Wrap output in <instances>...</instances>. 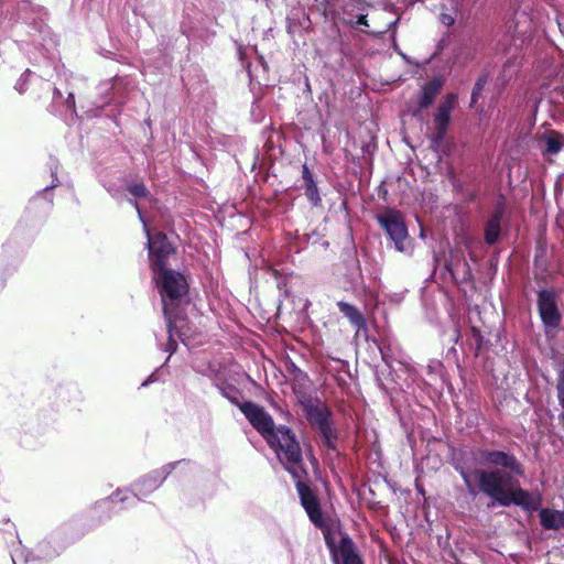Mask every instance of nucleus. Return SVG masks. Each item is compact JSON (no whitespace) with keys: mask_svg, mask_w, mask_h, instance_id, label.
<instances>
[{"mask_svg":"<svg viewBox=\"0 0 564 564\" xmlns=\"http://www.w3.org/2000/svg\"><path fill=\"white\" fill-rule=\"evenodd\" d=\"M475 458L480 464L497 468L456 467L470 496L476 497L482 492L492 499V505L498 503L503 507L516 505L528 511L539 509L541 496L520 487L518 477L523 476L524 470L514 455L503 451L478 449Z\"/></svg>","mask_w":564,"mask_h":564,"instance_id":"f257e3e1","label":"nucleus"},{"mask_svg":"<svg viewBox=\"0 0 564 564\" xmlns=\"http://www.w3.org/2000/svg\"><path fill=\"white\" fill-rule=\"evenodd\" d=\"M249 423L275 451L285 469L293 477H300L302 451L294 433L286 426L276 427L271 415L251 402H249Z\"/></svg>","mask_w":564,"mask_h":564,"instance_id":"f03ea898","label":"nucleus"},{"mask_svg":"<svg viewBox=\"0 0 564 564\" xmlns=\"http://www.w3.org/2000/svg\"><path fill=\"white\" fill-rule=\"evenodd\" d=\"M153 280L159 288L166 319L169 333L166 350L172 354L176 350L175 335L185 343L186 334L183 330L184 319L181 315V307L186 303L188 284L182 273L171 268L153 273Z\"/></svg>","mask_w":564,"mask_h":564,"instance_id":"7ed1b4c3","label":"nucleus"},{"mask_svg":"<svg viewBox=\"0 0 564 564\" xmlns=\"http://www.w3.org/2000/svg\"><path fill=\"white\" fill-rule=\"evenodd\" d=\"M139 214L140 220L148 237L149 259L152 272H160L170 269L172 261L175 259V250L172 243L167 240L166 236L162 232L151 234L142 218L138 204L134 205Z\"/></svg>","mask_w":564,"mask_h":564,"instance_id":"20e7f679","label":"nucleus"},{"mask_svg":"<svg viewBox=\"0 0 564 564\" xmlns=\"http://www.w3.org/2000/svg\"><path fill=\"white\" fill-rule=\"evenodd\" d=\"M377 221L388 234L389 238L393 241L394 247L400 252H406L408 248V228L404 223V217L401 212L392 208H387L377 215Z\"/></svg>","mask_w":564,"mask_h":564,"instance_id":"39448f33","label":"nucleus"},{"mask_svg":"<svg viewBox=\"0 0 564 564\" xmlns=\"http://www.w3.org/2000/svg\"><path fill=\"white\" fill-rule=\"evenodd\" d=\"M304 412L312 425L321 433V436L327 447L335 446L336 434L330 422V411L319 401H307L304 404Z\"/></svg>","mask_w":564,"mask_h":564,"instance_id":"423d86ee","label":"nucleus"},{"mask_svg":"<svg viewBox=\"0 0 564 564\" xmlns=\"http://www.w3.org/2000/svg\"><path fill=\"white\" fill-rule=\"evenodd\" d=\"M186 460H177L169 463L161 468L154 469L147 475H143L132 485V490L135 497H148L154 490H156L166 477L180 465L188 464Z\"/></svg>","mask_w":564,"mask_h":564,"instance_id":"0eeeda50","label":"nucleus"},{"mask_svg":"<svg viewBox=\"0 0 564 564\" xmlns=\"http://www.w3.org/2000/svg\"><path fill=\"white\" fill-rule=\"evenodd\" d=\"M457 105V95L448 94L437 107L434 116V132L432 134L433 147H440L443 142L451 121V113Z\"/></svg>","mask_w":564,"mask_h":564,"instance_id":"6e6552de","label":"nucleus"},{"mask_svg":"<svg viewBox=\"0 0 564 564\" xmlns=\"http://www.w3.org/2000/svg\"><path fill=\"white\" fill-rule=\"evenodd\" d=\"M325 540L335 564H364L356 544L347 534L341 535L338 544L329 536H325Z\"/></svg>","mask_w":564,"mask_h":564,"instance_id":"1a4fd4ad","label":"nucleus"},{"mask_svg":"<svg viewBox=\"0 0 564 564\" xmlns=\"http://www.w3.org/2000/svg\"><path fill=\"white\" fill-rule=\"evenodd\" d=\"M303 474L304 470L301 467L300 477H294L296 479V489L301 499V503L305 509L310 520L316 527L322 528L324 525V518L322 514L319 501L311 488L301 480Z\"/></svg>","mask_w":564,"mask_h":564,"instance_id":"9d476101","label":"nucleus"},{"mask_svg":"<svg viewBox=\"0 0 564 564\" xmlns=\"http://www.w3.org/2000/svg\"><path fill=\"white\" fill-rule=\"evenodd\" d=\"M538 305L543 323L550 327H557L561 322V314L556 306L554 293L545 290L541 291Z\"/></svg>","mask_w":564,"mask_h":564,"instance_id":"9b49d317","label":"nucleus"},{"mask_svg":"<svg viewBox=\"0 0 564 564\" xmlns=\"http://www.w3.org/2000/svg\"><path fill=\"white\" fill-rule=\"evenodd\" d=\"M503 215L505 206L503 204H498L485 225V241L488 245H494L498 241Z\"/></svg>","mask_w":564,"mask_h":564,"instance_id":"f8f14e48","label":"nucleus"},{"mask_svg":"<svg viewBox=\"0 0 564 564\" xmlns=\"http://www.w3.org/2000/svg\"><path fill=\"white\" fill-rule=\"evenodd\" d=\"M443 86V79L440 77L433 78L431 82L422 87L417 105L421 109L427 108L433 104L436 96L440 94Z\"/></svg>","mask_w":564,"mask_h":564,"instance_id":"ddd939ff","label":"nucleus"},{"mask_svg":"<svg viewBox=\"0 0 564 564\" xmlns=\"http://www.w3.org/2000/svg\"><path fill=\"white\" fill-rule=\"evenodd\" d=\"M540 523L545 530L564 529V511L543 508L539 512Z\"/></svg>","mask_w":564,"mask_h":564,"instance_id":"4468645a","label":"nucleus"},{"mask_svg":"<svg viewBox=\"0 0 564 564\" xmlns=\"http://www.w3.org/2000/svg\"><path fill=\"white\" fill-rule=\"evenodd\" d=\"M311 20L308 14L302 9H293L288 15V30L290 33L308 31Z\"/></svg>","mask_w":564,"mask_h":564,"instance_id":"2eb2a0df","label":"nucleus"},{"mask_svg":"<svg viewBox=\"0 0 564 564\" xmlns=\"http://www.w3.org/2000/svg\"><path fill=\"white\" fill-rule=\"evenodd\" d=\"M337 306L339 312L347 317L350 324L357 327L358 330L366 327V321L355 305L340 301L337 303Z\"/></svg>","mask_w":564,"mask_h":564,"instance_id":"dca6fc26","label":"nucleus"},{"mask_svg":"<svg viewBox=\"0 0 564 564\" xmlns=\"http://www.w3.org/2000/svg\"><path fill=\"white\" fill-rule=\"evenodd\" d=\"M223 394L247 416V400L245 395L231 384L223 388Z\"/></svg>","mask_w":564,"mask_h":564,"instance_id":"f3484780","label":"nucleus"},{"mask_svg":"<svg viewBox=\"0 0 564 564\" xmlns=\"http://www.w3.org/2000/svg\"><path fill=\"white\" fill-rule=\"evenodd\" d=\"M543 142H544L543 152L546 154H557L562 149V144H561L557 135H552V134L546 135L543 139Z\"/></svg>","mask_w":564,"mask_h":564,"instance_id":"a211bd4d","label":"nucleus"},{"mask_svg":"<svg viewBox=\"0 0 564 564\" xmlns=\"http://www.w3.org/2000/svg\"><path fill=\"white\" fill-rule=\"evenodd\" d=\"M486 84H487V75H481V76L477 79V82H476V84H475V86H474V88H473V93H471V106H473L474 104H476V102H477V100H478L479 96L481 95V93H482V90H484V88H485Z\"/></svg>","mask_w":564,"mask_h":564,"instance_id":"6ab92c4d","label":"nucleus"},{"mask_svg":"<svg viewBox=\"0 0 564 564\" xmlns=\"http://www.w3.org/2000/svg\"><path fill=\"white\" fill-rule=\"evenodd\" d=\"M306 195L308 197V199L314 204V205H318L319 202H321V197L318 195V189H317V186L315 184V182H312V183H307V186H306Z\"/></svg>","mask_w":564,"mask_h":564,"instance_id":"aec40b11","label":"nucleus"},{"mask_svg":"<svg viewBox=\"0 0 564 564\" xmlns=\"http://www.w3.org/2000/svg\"><path fill=\"white\" fill-rule=\"evenodd\" d=\"M556 389L560 403L564 408V369H562L558 373Z\"/></svg>","mask_w":564,"mask_h":564,"instance_id":"412c9836","label":"nucleus"},{"mask_svg":"<svg viewBox=\"0 0 564 564\" xmlns=\"http://www.w3.org/2000/svg\"><path fill=\"white\" fill-rule=\"evenodd\" d=\"M345 22L347 24L351 25L352 28H358L359 25L368 26L367 14H365V13L358 14L356 21L350 19Z\"/></svg>","mask_w":564,"mask_h":564,"instance_id":"4be33fe9","label":"nucleus"},{"mask_svg":"<svg viewBox=\"0 0 564 564\" xmlns=\"http://www.w3.org/2000/svg\"><path fill=\"white\" fill-rule=\"evenodd\" d=\"M131 195L134 197H141L144 196L147 193V189L143 184H132L128 187Z\"/></svg>","mask_w":564,"mask_h":564,"instance_id":"5701e85b","label":"nucleus"},{"mask_svg":"<svg viewBox=\"0 0 564 564\" xmlns=\"http://www.w3.org/2000/svg\"><path fill=\"white\" fill-rule=\"evenodd\" d=\"M292 367L294 369V379L299 382V383H305L308 381V377L306 373H304L303 371H301L299 368L295 367L294 364H292Z\"/></svg>","mask_w":564,"mask_h":564,"instance_id":"b1692460","label":"nucleus"},{"mask_svg":"<svg viewBox=\"0 0 564 564\" xmlns=\"http://www.w3.org/2000/svg\"><path fill=\"white\" fill-rule=\"evenodd\" d=\"M440 20L446 26H452L455 23V17L451 13H441Z\"/></svg>","mask_w":564,"mask_h":564,"instance_id":"393cba45","label":"nucleus"},{"mask_svg":"<svg viewBox=\"0 0 564 564\" xmlns=\"http://www.w3.org/2000/svg\"><path fill=\"white\" fill-rule=\"evenodd\" d=\"M471 336H473V339L475 340V343L477 345V348H480V346L482 344L481 332L477 327H471Z\"/></svg>","mask_w":564,"mask_h":564,"instance_id":"a878e982","label":"nucleus"},{"mask_svg":"<svg viewBox=\"0 0 564 564\" xmlns=\"http://www.w3.org/2000/svg\"><path fill=\"white\" fill-rule=\"evenodd\" d=\"M113 499L124 502L127 500V491L118 489L113 495Z\"/></svg>","mask_w":564,"mask_h":564,"instance_id":"bb28decb","label":"nucleus"},{"mask_svg":"<svg viewBox=\"0 0 564 564\" xmlns=\"http://www.w3.org/2000/svg\"><path fill=\"white\" fill-rule=\"evenodd\" d=\"M303 178L307 182V183H312L314 182L313 181V177H312V174L308 170V167L306 165L303 166Z\"/></svg>","mask_w":564,"mask_h":564,"instance_id":"cd10ccee","label":"nucleus"},{"mask_svg":"<svg viewBox=\"0 0 564 564\" xmlns=\"http://www.w3.org/2000/svg\"><path fill=\"white\" fill-rule=\"evenodd\" d=\"M237 50H238L239 58H240L241 61H243V56H245V48H243V46H242L241 44H239V45H238V47H237Z\"/></svg>","mask_w":564,"mask_h":564,"instance_id":"c85d7f7f","label":"nucleus"},{"mask_svg":"<svg viewBox=\"0 0 564 564\" xmlns=\"http://www.w3.org/2000/svg\"><path fill=\"white\" fill-rule=\"evenodd\" d=\"M398 22H399V19H395L394 21L389 22L388 29L390 30V29L394 28Z\"/></svg>","mask_w":564,"mask_h":564,"instance_id":"c756f323","label":"nucleus"},{"mask_svg":"<svg viewBox=\"0 0 564 564\" xmlns=\"http://www.w3.org/2000/svg\"><path fill=\"white\" fill-rule=\"evenodd\" d=\"M150 382H152V376L149 377L145 381H143L141 387H147Z\"/></svg>","mask_w":564,"mask_h":564,"instance_id":"7c9ffc66","label":"nucleus"},{"mask_svg":"<svg viewBox=\"0 0 564 564\" xmlns=\"http://www.w3.org/2000/svg\"><path fill=\"white\" fill-rule=\"evenodd\" d=\"M67 104H69V105L72 104L74 106V95L73 94H69Z\"/></svg>","mask_w":564,"mask_h":564,"instance_id":"2f4dec72","label":"nucleus"},{"mask_svg":"<svg viewBox=\"0 0 564 564\" xmlns=\"http://www.w3.org/2000/svg\"><path fill=\"white\" fill-rule=\"evenodd\" d=\"M200 371H202V372H204V373H205V375H207V376H212L216 370L210 369V370H208V371H204V370H200Z\"/></svg>","mask_w":564,"mask_h":564,"instance_id":"473e14b6","label":"nucleus"},{"mask_svg":"<svg viewBox=\"0 0 564 564\" xmlns=\"http://www.w3.org/2000/svg\"><path fill=\"white\" fill-rule=\"evenodd\" d=\"M393 42H395V32L392 33Z\"/></svg>","mask_w":564,"mask_h":564,"instance_id":"72a5a7b5","label":"nucleus"}]
</instances>
